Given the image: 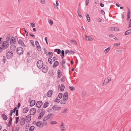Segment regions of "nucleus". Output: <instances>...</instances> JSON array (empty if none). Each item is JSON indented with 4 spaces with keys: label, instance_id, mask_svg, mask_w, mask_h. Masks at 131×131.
Segmentation results:
<instances>
[{
    "label": "nucleus",
    "instance_id": "nucleus-3",
    "mask_svg": "<svg viewBox=\"0 0 131 131\" xmlns=\"http://www.w3.org/2000/svg\"><path fill=\"white\" fill-rule=\"evenodd\" d=\"M37 65L38 68L40 69L43 66V62L42 60H39L37 63Z\"/></svg>",
    "mask_w": 131,
    "mask_h": 131
},
{
    "label": "nucleus",
    "instance_id": "nucleus-36",
    "mask_svg": "<svg viewBox=\"0 0 131 131\" xmlns=\"http://www.w3.org/2000/svg\"><path fill=\"white\" fill-rule=\"evenodd\" d=\"M128 12L127 13V16H129L130 17V9H129V8H128Z\"/></svg>",
    "mask_w": 131,
    "mask_h": 131
},
{
    "label": "nucleus",
    "instance_id": "nucleus-59",
    "mask_svg": "<svg viewBox=\"0 0 131 131\" xmlns=\"http://www.w3.org/2000/svg\"><path fill=\"white\" fill-rule=\"evenodd\" d=\"M13 39L15 40V41L16 42V41H18V38L17 36H15L14 37H13Z\"/></svg>",
    "mask_w": 131,
    "mask_h": 131
},
{
    "label": "nucleus",
    "instance_id": "nucleus-52",
    "mask_svg": "<svg viewBox=\"0 0 131 131\" xmlns=\"http://www.w3.org/2000/svg\"><path fill=\"white\" fill-rule=\"evenodd\" d=\"M35 44L36 46L37 47L39 45V43L38 41H36L35 42Z\"/></svg>",
    "mask_w": 131,
    "mask_h": 131
},
{
    "label": "nucleus",
    "instance_id": "nucleus-51",
    "mask_svg": "<svg viewBox=\"0 0 131 131\" xmlns=\"http://www.w3.org/2000/svg\"><path fill=\"white\" fill-rule=\"evenodd\" d=\"M48 118L46 116L43 119V121L45 122L46 121H47V120H48Z\"/></svg>",
    "mask_w": 131,
    "mask_h": 131
},
{
    "label": "nucleus",
    "instance_id": "nucleus-33",
    "mask_svg": "<svg viewBox=\"0 0 131 131\" xmlns=\"http://www.w3.org/2000/svg\"><path fill=\"white\" fill-rule=\"evenodd\" d=\"M13 56L11 55H10L9 54H7V53H6V57L8 59H9L12 58V57Z\"/></svg>",
    "mask_w": 131,
    "mask_h": 131
},
{
    "label": "nucleus",
    "instance_id": "nucleus-19",
    "mask_svg": "<svg viewBox=\"0 0 131 131\" xmlns=\"http://www.w3.org/2000/svg\"><path fill=\"white\" fill-rule=\"evenodd\" d=\"M2 116L3 119L5 120H6L7 119V117L6 115L4 114H2Z\"/></svg>",
    "mask_w": 131,
    "mask_h": 131
},
{
    "label": "nucleus",
    "instance_id": "nucleus-10",
    "mask_svg": "<svg viewBox=\"0 0 131 131\" xmlns=\"http://www.w3.org/2000/svg\"><path fill=\"white\" fill-rule=\"evenodd\" d=\"M16 46L14 44L12 45L10 47V49L13 51H15L16 50Z\"/></svg>",
    "mask_w": 131,
    "mask_h": 131
},
{
    "label": "nucleus",
    "instance_id": "nucleus-54",
    "mask_svg": "<svg viewBox=\"0 0 131 131\" xmlns=\"http://www.w3.org/2000/svg\"><path fill=\"white\" fill-rule=\"evenodd\" d=\"M60 101V99H58L57 98L55 100V102L58 103Z\"/></svg>",
    "mask_w": 131,
    "mask_h": 131
},
{
    "label": "nucleus",
    "instance_id": "nucleus-48",
    "mask_svg": "<svg viewBox=\"0 0 131 131\" xmlns=\"http://www.w3.org/2000/svg\"><path fill=\"white\" fill-rule=\"evenodd\" d=\"M19 117H16V122L15 123L17 124L18 122L19 121Z\"/></svg>",
    "mask_w": 131,
    "mask_h": 131
},
{
    "label": "nucleus",
    "instance_id": "nucleus-34",
    "mask_svg": "<svg viewBox=\"0 0 131 131\" xmlns=\"http://www.w3.org/2000/svg\"><path fill=\"white\" fill-rule=\"evenodd\" d=\"M41 124V121H39L36 123V125L38 127L40 126Z\"/></svg>",
    "mask_w": 131,
    "mask_h": 131
},
{
    "label": "nucleus",
    "instance_id": "nucleus-26",
    "mask_svg": "<svg viewBox=\"0 0 131 131\" xmlns=\"http://www.w3.org/2000/svg\"><path fill=\"white\" fill-rule=\"evenodd\" d=\"M10 34H8L7 35V36L6 37V41H7L8 42L9 41V40L10 39Z\"/></svg>",
    "mask_w": 131,
    "mask_h": 131
},
{
    "label": "nucleus",
    "instance_id": "nucleus-49",
    "mask_svg": "<svg viewBox=\"0 0 131 131\" xmlns=\"http://www.w3.org/2000/svg\"><path fill=\"white\" fill-rule=\"evenodd\" d=\"M62 93H60L59 94L58 97L59 98L61 99L62 97Z\"/></svg>",
    "mask_w": 131,
    "mask_h": 131
},
{
    "label": "nucleus",
    "instance_id": "nucleus-22",
    "mask_svg": "<svg viewBox=\"0 0 131 131\" xmlns=\"http://www.w3.org/2000/svg\"><path fill=\"white\" fill-rule=\"evenodd\" d=\"M85 16L88 22H90V19L89 15L88 14L86 13L85 14Z\"/></svg>",
    "mask_w": 131,
    "mask_h": 131
},
{
    "label": "nucleus",
    "instance_id": "nucleus-62",
    "mask_svg": "<svg viewBox=\"0 0 131 131\" xmlns=\"http://www.w3.org/2000/svg\"><path fill=\"white\" fill-rule=\"evenodd\" d=\"M18 110H16V116H18Z\"/></svg>",
    "mask_w": 131,
    "mask_h": 131
},
{
    "label": "nucleus",
    "instance_id": "nucleus-57",
    "mask_svg": "<svg viewBox=\"0 0 131 131\" xmlns=\"http://www.w3.org/2000/svg\"><path fill=\"white\" fill-rule=\"evenodd\" d=\"M52 114L51 113H50L48 114L46 116L48 118V119L50 118V116H51Z\"/></svg>",
    "mask_w": 131,
    "mask_h": 131
},
{
    "label": "nucleus",
    "instance_id": "nucleus-42",
    "mask_svg": "<svg viewBox=\"0 0 131 131\" xmlns=\"http://www.w3.org/2000/svg\"><path fill=\"white\" fill-rule=\"evenodd\" d=\"M70 89L72 91H73L75 90V88L73 86H69Z\"/></svg>",
    "mask_w": 131,
    "mask_h": 131
},
{
    "label": "nucleus",
    "instance_id": "nucleus-40",
    "mask_svg": "<svg viewBox=\"0 0 131 131\" xmlns=\"http://www.w3.org/2000/svg\"><path fill=\"white\" fill-rule=\"evenodd\" d=\"M70 42H71L74 43L75 44H77V43L74 40H70Z\"/></svg>",
    "mask_w": 131,
    "mask_h": 131
},
{
    "label": "nucleus",
    "instance_id": "nucleus-43",
    "mask_svg": "<svg viewBox=\"0 0 131 131\" xmlns=\"http://www.w3.org/2000/svg\"><path fill=\"white\" fill-rule=\"evenodd\" d=\"M57 123V122L54 121H51L50 123V124L52 125L56 124Z\"/></svg>",
    "mask_w": 131,
    "mask_h": 131
},
{
    "label": "nucleus",
    "instance_id": "nucleus-9",
    "mask_svg": "<svg viewBox=\"0 0 131 131\" xmlns=\"http://www.w3.org/2000/svg\"><path fill=\"white\" fill-rule=\"evenodd\" d=\"M61 109V107H59L56 105L53 106L52 108V109L53 110L57 111L60 110Z\"/></svg>",
    "mask_w": 131,
    "mask_h": 131
},
{
    "label": "nucleus",
    "instance_id": "nucleus-35",
    "mask_svg": "<svg viewBox=\"0 0 131 131\" xmlns=\"http://www.w3.org/2000/svg\"><path fill=\"white\" fill-rule=\"evenodd\" d=\"M75 53L72 50H69V53H68V54L69 55H70L72 54H73Z\"/></svg>",
    "mask_w": 131,
    "mask_h": 131
},
{
    "label": "nucleus",
    "instance_id": "nucleus-20",
    "mask_svg": "<svg viewBox=\"0 0 131 131\" xmlns=\"http://www.w3.org/2000/svg\"><path fill=\"white\" fill-rule=\"evenodd\" d=\"M44 114V113L43 112H42L39 115V116L38 117V119H41V118H42L43 115Z\"/></svg>",
    "mask_w": 131,
    "mask_h": 131
},
{
    "label": "nucleus",
    "instance_id": "nucleus-4",
    "mask_svg": "<svg viewBox=\"0 0 131 131\" xmlns=\"http://www.w3.org/2000/svg\"><path fill=\"white\" fill-rule=\"evenodd\" d=\"M68 95V92H65L63 96V101H66L67 100Z\"/></svg>",
    "mask_w": 131,
    "mask_h": 131
},
{
    "label": "nucleus",
    "instance_id": "nucleus-56",
    "mask_svg": "<svg viewBox=\"0 0 131 131\" xmlns=\"http://www.w3.org/2000/svg\"><path fill=\"white\" fill-rule=\"evenodd\" d=\"M129 26L128 27V28H130L131 27V19L130 20L129 22Z\"/></svg>",
    "mask_w": 131,
    "mask_h": 131
},
{
    "label": "nucleus",
    "instance_id": "nucleus-12",
    "mask_svg": "<svg viewBox=\"0 0 131 131\" xmlns=\"http://www.w3.org/2000/svg\"><path fill=\"white\" fill-rule=\"evenodd\" d=\"M25 122V119L24 118H22L20 121V124L21 125H24Z\"/></svg>",
    "mask_w": 131,
    "mask_h": 131
},
{
    "label": "nucleus",
    "instance_id": "nucleus-55",
    "mask_svg": "<svg viewBox=\"0 0 131 131\" xmlns=\"http://www.w3.org/2000/svg\"><path fill=\"white\" fill-rule=\"evenodd\" d=\"M30 25H31L32 27H35V24L33 23H31L30 24Z\"/></svg>",
    "mask_w": 131,
    "mask_h": 131
},
{
    "label": "nucleus",
    "instance_id": "nucleus-5",
    "mask_svg": "<svg viewBox=\"0 0 131 131\" xmlns=\"http://www.w3.org/2000/svg\"><path fill=\"white\" fill-rule=\"evenodd\" d=\"M31 116L30 115H28L27 116L25 117V121L27 123L29 122L31 120Z\"/></svg>",
    "mask_w": 131,
    "mask_h": 131
},
{
    "label": "nucleus",
    "instance_id": "nucleus-2",
    "mask_svg": "<svg viewBox=\"0 0 131 131\" xmlns=\"http://www.w3.org/2000/svg\"><path fill=\"white\" fill-rule=\"evenodd\" d=\"M23 49L21 47H19L17 48V52L19 55H20L23 52Z\"/></svg>",
    "mask_w": 131,
    "mask_h": 131
},
{
    "label": "nucleus",
    "instance_id": "nucleus-58",
    "mask_svg": "<svg viewBox=\"0 0 131 131\" xmlns=\"http://www.w3.org/2000/svg\"><path fill=\"white\" fill-rule=\"evenodd\" d=\"M24 30V31H25V33H26V36H28V32H27V31L25 29V28H23Z\"/></svg>",
    "mask_w": 131,
    "mask_h": 131
},
{
    "label": "nucleus",
    "instance_id": "nucleus-47",
    "mask_svg": "<svg viewBox=\"0 0 131 131\" xmlns=\"http://www.w3.org/2000/svg\"><path fill=\"white\" fill-rule=\"evenodd\" d=\"M30 43L31 44L32 46L34 47L35 46V45L34 44V41L32 40H30Z\"/></svg>",
    "mask_w": 131,
    "mask_h": 131
},
{
    "label": "nucleus",
    "instance_id": "nucleus-39",
    "mask_svg": "<svg viewBox=\"0 0 131 131\" xmlns=\"http://www.w3.org/2000/svg\"><path fill=\"white\" fill-rule=\"evenodd\" d=\"M51 58H48V61L50 64H51L52 63V59Z\"/></svg>",
    "mask_w": 131,
    "mask_h": 131
},
{
    "label": "nucleus",
    "instance_id": "nucleus-44",
    "mask_svg": "<svg viewBox=\"0 0 131 131\" xmlns=\"http://www.w3.org/2000/svg\"><path fill=\"white\" fill-rule=\"evenodd\" d=\"M61 64L62 65H63L64 64H65L66 63V60L65 59H64L62 60L61 61Z\"/></svg>",
    "mask_w": 131,
    "mask_h": 131
},
{
    "label": "nucleus",
    "instance_id": "nucleus-16",
    "mask_svg": "<svg viewBox=\"0 0 131 131\" xmlns=\"http://www.w3.org/2000/svg\"><path fill=\"white\" fill-rule=\"evenodd\" d=\"M61 71L60 70L58 69L57 71L58 78H60L61 77Z\"/></svg>",
    "mask_w": 131,
    "mask_h": 131
},
{
    "label": "nucleus",
    "instance_id": "nucleus-17",
    "mask_svg": "<svg viewBox=\"0 0 131 131\" xmlns=\"http://www.w3.org/2000/svg\"><path fill=\"white\" fill-rule=\"evenodd\" d=\"M36 103V101L34 100H32L30 102V105L31 107L34 106Z\"/></svg>",
    "mask_w": 131,
    "mask_h": 131
},
{
    "label": "nucleus",
    "instance_id": "nucleus-27",
    "mask_svg": "<svg viewBox=\"0 0 131 131\" xmlns=\"http://www.w3.org/2000/svg\"><path fill=\"white\" fill-rule=\"evenodd\" d=\"M110 47H109L106 49L104 50V52L105 54L107 53L110 51Z\"/></svg>",
    "mask_w": 131,
    "mask_h": 131
},
{
    "label": "nucleus",
    "instance_id": "nucleus-6",
    "mask_svg": "<svg viewBox=\"0 0 131 131\" xmlns=\"http://www.w3.org/2000/svg\"><path fill=\"white\" fill-rule=\"evenodd\" d=\"M48 67L47 66H44L42 69V71L44 73H46L48 71Z\"/></svg>",
    "mask_w": 131,
    "mask_h": 131
},
{
    "label": "nucleus",
    "instance_id": "nucleus-30",
    "mask_svg": "<svg viewBox=\"0 0 131 131\" xmlns=\"http://www.w3.org/2000/svg\"><path fill=\"white\" fill-rule=\"evenodd\" d=\"M55 52L56 51L58 54H59L61 53V50L60 49H55L54 50Z\"/></svg>",
    "mask_w": 131,
    "mask_h": 131
},
{
    "label": "nucleus",
    "instance_id": "nucleus-15",
    "mask_svg": "<svg viewBox=\"0 0 131 131\" xmlns=\"http://www.w3.org/2000/svg\"><path fill=\"white\" fill-rule=\"evenodd\" d=\"M53 91L52 90H50L47 93V96L49 97H50L52 95Z\"/></svg>",
    "mask_w": 131,
    "mask_h": 131
},
{
    "label": "nucleus",
    "instance_id": "nucleus-8",
    "mask_svg": "<svg viewBox=\"0 0 131 131\" xmlns=\"http://www.w3.org/2000/svg\"><path fill=\"white\" fill-rule=\"evenodd\" d=\"M42 105V103L41 101H38L36 104V106L38 108H40Z\"/></svg>",
    "mask_w": 131,
    "mask_h": 131
},
{
    "label": "nucleus",
    "instance_id": "nucleus-29",
    "mask_svg": "<svg viewBox=\"0 0 131 131\" xmlns=\"http://www.w3.org/2000/svg\"><path fill=\"white\" fill-rule=\"evenodd\" d=\"M65 86L64 84H62L61 85L60 90L61 91H63L64 89Z\"/></svg>",
    "mask_w": 131,
    "mask_h": 131
},
{
    "label": "nucleus",
    "instance_id": "nucleus-38",
    "mask_svg": "<svg viewBox=\"0 0 131 131\" xmlns=\"http://www.w3.org/2000/svg\"><path fill=\"white\" fill-rule=\"evenodd\" d=\"M35 128V127L34 126H32L30 128L29 131H32Z\"/></svg>",
    "mask_w": 131,
    "mask_h": 131
},
{
    "label": "nucleus",
    "instance_id": "nucleus-64",
    "mask_svg": "<svg viewBox=\"0 0 131 131\" xmlns=\"http://www.w3.org/2000/svg\"><path fill=\"white\" fill-rule=\"evenodd\" d=\"M62 67L64 69H66V67L65 65V64H64L63 65H62Z\"/></svg>",
    "mask_w": 131,
    "mask_h": 131
},
{
    "label": "nucleus",
    "instance_id": "nucleus-13",
    "mask_svg": "<svg viewBox=\"0 0 131 131\" xmlns=\"http://www.w3.org/2000/svg\"><path fill=\"white\" fill-rule=\"evenodd\" d=\"M60 129L62 131H63L66 129L65 127L64 126L62 122L61 123V124L60 126Z\"/></svg>",
    "mask_w": 131,
    "mask_h": 131
},
{
    "label": "nucleus",
    "instance_id": "nucleus-50",
    "mask_svg": "<svg viewBox=\"0 0 131 131\" xmlns=\"http://www.w3.org/2000/svg\"><path fill=\"white\" fill-rule=\"evenodd\" d=\"M37 49L38 50V51H40L41 50V48L40 47V45H39L38 46H37Z\"/></svg>",
    "mask_w": 131,
    "mask_h": 131
},
{
    "label": "nucleus",
    "instance_id": "nucleus-61",
    "mask_svg": "<svg viewBox=\"0 0 131 131\" xmlns=\"http://www.w3.org/2000/svg\"><path fill=\"white\" fill-rule=\"evenodd\" d=\"M110 30L112 31H114V30H115V29H114V27H111V28L110 29Z\"/></svg>",
    "mask_w": 131,
    "mask_h": 131
},
{
    "label": "nucleus",
    "instance_id": "nucleus-18",
    "mask_svg": "<svg viewBox=\"0 0 131 131\" xmlns=\"http://www.w3.org/2000/svg\"><path fill=\"white\" fill-rule=\"evenodd\" d=\"M131 33V29H129L126 31L125 33V35H127Z\"/></svg>",
    "mask_w": 131,
    "mask_h": 131
},
{
    "label": "nucleus",
    "instance_id": "nucleus-31",
    "mask_svg": "<svg viewBox=\"0 0 131 131\" xmlns=\"http://www.w3.org/2000/svg\"><path fill=\"white\" fill-rule=\"evenodd\" d=\"M61 54H60V56L62 57V58L63 59L64 55V50H62L61 51Z\"/></svg>",
    "mask_w": 131,
    "mask_h": 131
},
{
    "label": "nucleus",
    "instance_id": "nucleus-41",
    "mask_svg": "<svg viewBox=\"0 0 131 131\" xmlns=\"http://www.w3.org/2000/svg\"><path fill=\"white\" fill-rule=\"evenodd\" d=\"M67 108H64L61 112V113H65L67 111Z\"/></svg>",
    "mask_w": 131,
    "mask_h": 131
},
{
    "label": "nucleus",
    "instance_id": "nucleus-21",
    "mask_svg": "<svg viewBox=\"0 0 131 131\" xmlns=\"http://www.w3.org/2000/svg\"><path fill=\"white\" fill-rule=\"evenodd\" d=\"M86 40L88 41H92L93 40V39L92 38L86 36Z\"/></svg>",
    "mask_w": 131,
    "mask_h": 131
},
{
    "label": "nucleus",
    "instance_id": "nucleus-11",
    "mask_svg": "<svg viewBox=\"0 0 131 131\" xmlns=\"http://www.w3.org/2000/svg\"><path fill=\"white\" fill-rule=\"evenodd\" d=\"M13 37H12L10 39V44H15L16 43V42L15 40H14L13 38Z\"/></svg>",
    "mask_w": 131,
    "mask_h": 131
},
{
    "label": "nucleus",
    "instance_id": "nucleus-46",
    "mask_svg": "<svg viewBox=\"0 0 131 131\" xmlns=\"http://www.w3.org/2000/svg\"><path fill=\"white\" fill-rule=\"evenodd\" d=\"M48 22L51 25H52L53 24V21L52 20L50 19V20H49Z\"/></svg>",
    "mask_w": 131,
    "mask_h": 131
},
{
    "label": "nucleus",
    "instance_id": "nucleus-1",
    "mask_svg": "<svg viewBox=\"0 0 131 131\" xmlns=\"http://www.w3.org/2000/svg\"><path fill=\"white\" fill-rule=\"evenodd\" d=\"M9 43L7 41H4L3 42L2 46L3 49H6L9 47Z\"/></svg>",
    "mask_w": 131,
    "mask_h": 131
},
{
    "label": "nucleus",
    "instance_id": "nucleus-32",
    "mask_svg": "<svg viewBox=\"0 0 131 131\" xmlns=\"http://www.w3.org/2000/svg\"><path fill=\"white\" fill-rule=\"evenodd\" d=\"M108 83L107 80V78H106L103 84V85H106Z\"/></svg>",
    "mask_w": 131,
    "mask_h": 131
},
{
    "label": "nucleus",
    "instance_id": "nucleus-45",
    "mask_svg": "<svg viewBox=\"0 0 131 131\" xmlns=\"http://www.w3.org/2000/svg\"><path fill=\"white\" fill-rule=\"evenodd\" d=\"M10 120L8 122V124L10 125L12 123V117H10L9 118Z\"/></svg>",
    "mask_w": 131,
    "mask_h": 131
},
{
    "label": "nucleus",
    "instance_id": "nucleus-37",
    "mask_svg": "<svg viewBox=\"0 0 131 131\" xmlns=\"http://www.w3.org/2000/svg\"><path fill=\"white\" fill-rule=\"evenodd\" d=\"M7 53V54L13 56V53L11 51H9Z\"/></svg>",
    "mask_w": 131,
    "mask_h": 131
},
{
    "label": "nucleus",
    "instance_id": "nucleus-24",
    "mask_svg": "<svg viewBox=\"0 0 131 131\" xmlns=\"http://www.w3.org/2000/svg\"><path fill=\"white\" fill-rule=\"evenodd\" d=\"M59 62L58 61H56L54 64L53 67L54 68L56 67L57 66H58L59 65Z\"/></svg>",
    "mask_w": 131,
    "mask_h": 131
},
{
    "label": "nucleus",
    "instance_id": "nucleus-25",
    "mask_svg": "<svg viewBox=\"0 0 131 131\" xmlns=\"http://www.w3.org/2000/svg\"><path fill=\"white\" fill-rule=\"evenodd\" d=\"M53 55V53L49 51L48 54V56H49L50 58L52 57V56Z\"/></svg>",
    "mask_w": 131,
    "mask_h": 131
},
{
    "label": "nucleus",
    "instance_id": "nucleus-28",
    "mask_svg": "<svg viewBox=\"0 0 131 131\" xmlns=\"http://www.w3.org/2000/svg\"><path fill=\"white\" fill-rule=\"evenodd\" d=\"M49 103L48 102H46L43 105V107L44 108H46L48 106Z\"/></svg>",
    "mask_w": 131,
    "mask_h": 131
},
{
    "label": "nucleus",
    "instance_id": "nucleus-14",
    "mask_svg": "<svg viewBox=\"0 0 131 131\" xmlns=\"http://www.w3.org/2000/svg\"><path fill=\"white\" fill-rule=\"evenodd\" d=\"M18 43L21 45L25 47H26L25 45L24 44L22 40L20 39L19 40Z\"/></svg>",
    "mask_w": 131,
    "mask_h": 131
},
{
    "label": "nucleus",
    "instance_id": "nucleus-23",
    "mask_svg": "<svg viewBox=\"0 0 131 131\" xmlns=\"http://www.w3.org/2000/svg\"><path fill=\"white\" fill-rule=\"evenodd\" d=\"M29 109L28 107H26L25 108L23 111V112L24 113H25L27 112L28 111Z\"/></svg>",
    "mask_w": 131,
    "mask_h": 131
},
{
    "label": "nucleus",
    "instance_id": "nucleus-53",
    "mask_svg": "<svg viewBox=\"0 0 131 131\" xmlns=\"http://www.w3.org/2000/svg\"><path fill=\"white\" fill-rule=\"evenodd\" d=\"M48 73L50 74V75H53V71H49L48 72Z\"/></svg>",
    "mask_w": 131,
    "mask_h": 131
},
{
    "label": "nucleus",
    "instance_id": "nucleus-60",
    "mask_svg": "<svg viewBox=\"0 0 131 131\" xmlns=\"http://www.w3.org/2000/svg\"><path fill=\"white\" fill-rule=\"evenodd\" d=\"M120 45V43H115L114 44V45L116 46H118Z\"/></svg>",
    "mask_w": 131,
    "mask_h": 131
},
{
    "label": "nucleus",
    "instance_id": "nucleus-63",
    "mask_svg": "<svg viewBox=\"0 0 131 131\" xmlns=\"http://www.w3.org/2000/svg\"><path fill=\"white\" fill-rule=\"evenodd\" d=\"M65 77L62 78L61 79V81L62 82H64L65 81Z\"/></svg>",
    "mask_w": 131,
    "mask_h": 131
},
{
    "label": "nucleus",
    "instance_id": "nucleus-7",
    "mask_svg": "<svg viewBox=\"0 0 131 131\" xmlns=\"http://www.w3.org/2000/svg\"><path fill=\"white\" fill-rule=\"evenodd\" d=\"M36 109L35 108H31L30 110V115H34L36 112Z\"/></svg>",
    "mask_w": 131,
    "mask_h": 131
}]
</instances>
